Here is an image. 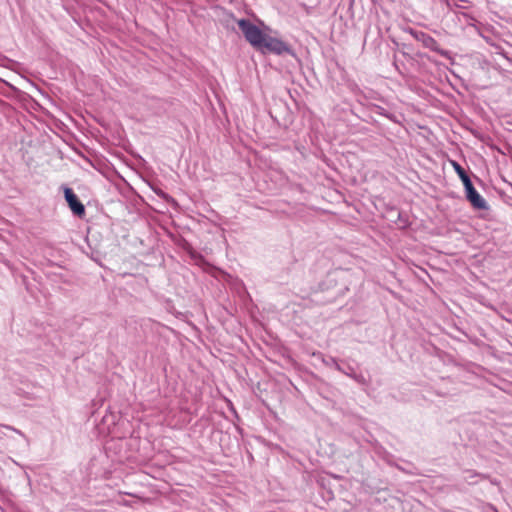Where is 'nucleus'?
Segmentation results:
<instances>
[{
  "instance_id": "f257e3e1",
  "label": "nucleus",
  "mask_w": 512,
  "mask_h": 512,
  "mask_svg": "<svg viewBox=\"0 0 512 512\" xmlns=\"http://www.w3.org/2000/svg\"><path fill=\"white\" fill-rule=\"evenodd\" d=\"M237 24L250 45L259 50L267 33L246 19L238 20Z\"/></svg>"
},
{
  "instance_id": "f03ea898",
  "label": "nucleus",
  "mask_w": 512,
  "mask_h": 512,
  "mask_svg": "<svg viewBox=\"0 0 512 512\" xmlns=\"http://www.w3.org/2000/svg\"><path fill=\"white\" fill-rule=\"evenodd\" d=\"M259 50L263 53L271 52L277 55H282L284 53L292 54L291 48L285 42L268 34L266 35Z\"/></svg>"
},
{
  "instance_id": "7ed1b4c3",
  "label": "nucleus",
  "mask_w": 512,
  "mask_h": 512,
  "mask_svg": "<svg viewBox=\"0 0 512 512\" xmlns=\"http://www.w3.org/2000/svg\"><path fill=\"white\" fill-rule=\"evenodd\" d=\"M64 195H65V199L70 207V209L75 213V214H82L84 212V206L82 205V203L78 200L77 196L75 195V193L72 191V189L70 188H65L64 190Z\"/></svg>"
},
{
  "instance_id": "20e7f679",
  "label": "nucleus",
  "mask_w": 512,
  "mask_h": 512,
  "mask_svg": "<svg viewBox=\"0 0 512 512\" xmlns=\"http://www.w3.org/2000/svg\"><path fill=\"white\" fill-rule=\"evenodd\" d=\"M467 199L470 201V203L473 205V207L477 209H485L486 208V201L484 198L475 190V188H471L470 190L466 191Z\"/></svg>"
},
{
  "instance_id": "39448f33",
  "label": "nucleus",
  "mask_w": 512,
  "mask_h": 512,
  "mask_svg": "<svg viewBox=\"0 0 512 512\" xmlns=\"http://www.w3.org/2000/svg\"><path fill=\"white\" fill-rule=\"evenodd\" d=\"M463 182V185L465 187V190L468 191L471 188H473L472 182L467 174H465L463 177L460 178Z\"/></svg>"
},
{
  "instance_id": "423d86ee",
  "label": "nucleus",
  "mask_w": 512,
  "mask_h": 512,
  "mask_svg": "<svg viewBox=\"0 0 512 512\" xmlns=\"http://www.w3.org/2000/svg\"><path fill=\"white\" fill-rule=\"evenodd\" d=\"M452 166L460 178L466 174L465 170L457 162L453 161Z\"/></svg>"
},
{
  "instance_id": "0eeeda50",
  "label": "nucleus",
  "mask_w": 512,
  "mask_h": 512,
  "mask_svg": "<svg viewBox=\"0 0 512 512\" xmlns=\"http://www.w3.org/2000/svg\"><path fill=\"white\" fill-rule=\"evenodd\" d=\"M332 361H333V365H334L335 369L340 372H343L341 366L336 362V360L332 359Z\"/></svg>"
},
{
  "instance_id": "6e6552de",
  "label": "nucleus",
  "mask_w": 512,
  "mask_h": 512,
  "mask_svg": "<svg viewBox=\"0 0 512 512\" xmlns=\"http://www.w3.org/2000/svg\"><path fill=\"white\" fill-rule=\"evenodd\" d=\"M346 374H347L348 376H350V377L354 378V379H358V378L356 377V375L352 374V372H349V373H346Z\"/></svg>"
},
{
  "instance_id": "1a4fd4ad",
  "label": "nucleus",
  "mask_w": 512,
  "mask_h": 512,
  "mask_svg": "<svg viewBox=\"0 0 512 512\" xmlns=\"http://www.w3.org/2000/svg\"><path fill=\"white\" fill-rule=\"evenodd\" d=\"M346 374H347L348 376H350V377L354 378V379H358V378L356 377V375L352 374V372H349V373H346Z\"/></svg>"
},
{
  "instance_id": "9d476101",
  "label": "nucleus",
  "mask_w": 512,
  "mask_h": 512,
  "mask_svg": "<svg viewBox=\"0 0 512 512\" xmlns=\"http://www.w3.org/2000/svg\"><path fill=\"white\" fill-rule=\"evenodd\" d=\"M14 432H17L18 434H21V432L17 429L11 428Z\"/></svg>"
}]
</instances>
